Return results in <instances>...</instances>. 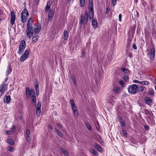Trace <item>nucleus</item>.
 <instances>
[{"label": "nucleus", "mask_w": 156, "mask_h": 156, "mask_svg": "<svg viewBox=\"0 0 156 156\" xmlns=\"http://www.w3.org/2000/svg\"><path fill=\"white\" fill-rule=\"evenodd\" d=\"M86 126H87V128L89 129V130H91V127H90V125H89V124H87L86 125Z\"/></svg>", "instance_id": "c03bdc74"}, {"label": "nucleus", "mask_w": 156, "mask_h": 156, "mask_svg": "<svg viewBox=\"0 0 156 156\" xmlns=\"http://www.w3.org/2000/svg\"><path fill=\"white\" fill-rule=\"evenodd\" d=\"M39 38L38 36H36L33 37L32 38V42L34 43L36 42Z\"/></svg>", "instance_id": "393cba45"}, {"label": "nucleus", "mask_w": 156, "mask_h": 156, "mask_svg": "<svg viewBox=\"0 0 156 156\" xmlns=\"http://www.w3.org/2000/svg\"><path fill=\"white\" fill-rule=\"evenodd\" d=\"M26 32L27 36L30 39V37L33 35V27H27Z\"/></svg>", "instance_id": "6e6552de"}, {"label": "nucleus", "mask_w": 156, "mask_h": 156, "mask_svg": "<svg viewBox=\"0 0 156 156\" xmlns=\"http://www.w3.org/2000/svg\"><path fill=\"white\" fill-rule=\"evenodd\" d=\"M48 128H49V129H53V128H52V126L51 125H49V126H48Z\"/></svg>", "instance_id": "13d9d810"}, {"label": "nucleus", "mask_w": 156, "mask_h": 156, "mask_svg": "<svg viewBox=\"0 0 156 156\" xmlns=\"http://www.w3.org/2000/svg\"><path fill=\"white\" fill-rule=\"evenodd\" d=\"M120 90V88L118 87H114L113 88V90L114 92L116 93H119Z\"/></svg>", "instance_id": "6ab92c4d"}, {"label": "nucleus", "mask_w": 156, "mask_h": 156, "mask_svg": "<svg viewBox=\"0 0 156 156\" xmlns=\"http://www.w3.org/2000/svg\"><path fill=\"white\" fill-rule=\"evenodd\" d=\"M90 152L93 154L96 155H98V153L97 151L93 149H91L90 150Z\"/></svg>", "instance_id": "cd10ccee"}, {"label": "nucleus", "mask_w": 156, "mask_h": 156, "mask_svg": "<svg viewBox=\"0 0 156 156\" xmlns=\"http://www.w3.org/2000/svg\"><path fill=\"white\" fill-rule=\"evenodd\" d=\"M112 4L114 5H115L116 4V0H112Z\"/></svg>", "instance_id": "de8ad7c7"}, {"label": "nucleus", "mask_w": 156, "mask_h": 156, "mask_svg": "<svg viewBox=\"0 0 156 156\" xmlns=\"http://www.w3.org/2000/svg\"><path fill=\"white\" fill-rule=\"evenodd\" d=\"M25 47V41L24 40H23L21 41L19 45V51L18 52V54L20 55L22 54L23 52Z\"/></svg>", "instance_id": "20e7f679"}, {"label": "nucleus", "mask_w": 156, "mask_h": 156, "mask_svg": "<svg viewBox=\"0 0 156 156\" xmlns=\"http://www.w3.org/2000/svg\"><path fill=\"white\" fill-rule=\"evenodd\" d=\"M89 2H93V0H89Z\"/></svg>", "instance_id": "69168bd1"}, {"label": "nucleus", "mask_w": 156, "mask_h": 156, "mask_svg": "<svg viewBox=\"0 0 156 156\" xmlns=\"http://www.w3.org/2000/svg\"><path fill=\"white\" fill-rule=\"evenodd\" d=\"M121 69L122 70L123 73L125 74L127 73V70L126 69L123 67L121 68Z\"/></svg>", "instance_id": "c9c22d12"}, {"label": "nucleus", "mask_w": 156, "mask_h": 156, "mask_svg": "<svg viewBox=\"0 0 156 156\" xmlns=\"http://www.w3.org/2000/svg\"><path fill=\"white\" fill-rule=\"evenodd\" d=\"M41 29V27L40 26H35L34 27V32L37 34L39 33Z\"/></svg>", "instance_id": "dca6fc26"}, {"label": "nucleus", "mask_w": 156, "mask_h": 156, "mask_svg": "<svg viewBox=\"0 0 156 156\" xmlns=\"http://www.w3.org/2000/svg\"><path fill=\"white\" fill-rule=\"evenodd\" d=\"M68 0L69 1H70V0Z\"/></svg>", "instance_id": "774afa93"}, {"label": "nucleus", "mask_w": 156, "mask_h": 156, "mask_svg": "<svg viewBox=\"0 0 156 156\" xmlns=\"http://www.w3.org/2000/svg\"><path fill=\"white\" fill-rule=\"evenodd\" d=\"M122 133L124 136L126 134V131L124 130H122Z\"/></svg>", "instance_id": "6e6d98bb"}, {"label": "nucleus", "mask_w": 156, "mask_h": 156, "mask_svg": "<svg viewBox=\"0 0 156 156\" xmlns=\"http://www.w3.org/2000/svg\"><path fill=\"white\" fill-rule=\"evenodd\" d=\"M8 77H6V78H5V81H4V82H5L7 81V80H8Z\"/></svg>", "instance_id": "052dcab7"}, {"label": "nucleus", "mask_w": 156, "mask_h": 156, "mask_svg": "<svg viewBox=\"0 0 156 156\" xmlns=\"http://www.w3.org/2000/svg\"><path fill=\"white\" fill-rule=\"evenodd\" d=\"M50 7L49 5H46L45 8V11H47L50 9Z\"/></svg>", "instance_id": "8fccbe9b"}, {"label": "nucleus", "mask_w": 156, "mask_h": 156, "mask_svg": "<svg viewBox=\"0 0 156 156\" xmlns=\"http://www.w3.org/2000/svg\"><path fill=\"white\" fill-rule=\"evenodd\" d=\"M129 57H132V54L131 53H129Z\"/></svg>", "instance_id": "e2e57ef3"}, {"label": "nucleus", "mask_w": 156, "mask_h": 156, "mask_svg": "<svg viewBox=\"0 0 156 156\" xmlns=\"http://www.w3.org/2000/svg\"><path fill=\"white\" fill-rule=\"evenodd\" d=\"M2 84L0 87V91L1 93H4L7 90V83H5L4 81L2 83Z\"/></svg>", "instance_id": "1a4fd4ad"}, {"label": "nucleus", "mask_w": 156, "mask_h": 156, "mask_svg": "<svg viewBox=\"0 0 156 156\" xmlns=\"http://www.w3.org/2000/svg\"><path fill=\"white\" fill-rule=\"evenodd\" d=\"M8 150L11 152H13L14 151V149L13 147H8Z\"/></svg>", "instance_id": "4c0bfd02"}, {"label": "nucleus", "mask_w": 156, "mask_h": 156, "mask_svg": "<svg viewBox=\"0 0 156 156\" xmlns=\"http://www.w3.org/2000/svg\"><path fill=\"white\" fill-rule=\"evenodd\" d=\"M30 50L29 49H27L24 53L21 56L20 60L21 62H23L26 60L28 58L30 54Z\"/></svg>", "instance_id": "423d86ee"}, {"label": "nucleus", "mask_w": 156, "mask_h": 156, "mask_svg": "<svg viewBox=\"0 0 156 156\" xmlns=\"http://www.w3.org/2000/svg\"><path fill=\"white\" fill-rule=\"evenodd\" d=\"M155 55V49L152 48L151 50L150 57L151 60H153L154 57Z\"/></svg>", "instance_id": "4468645a"}, {"label": "nucleus", "mask_w": 156, "mask_h": 156, "mask_svg": "<svg viewBox=\"0 0 156 156\" xmlns=\"http://www.w3.org/2000/svg\"><path fill=\"white\" fill-rule=\"evenodd\" d=\"M51 4V3L50 2H48L47 3V5H49V6H50Z\"/></svg>", "instance_id": "4d7b16f0"}, {"label": "nucleus", "mask_w": 156, "mask_h": 156, "mask_svg": "<svg viewBox=\"0 0 156 156\" xmlns=\"http://www.w3.org/2000/svg\"><path fill=\"white\" fill-rule=\"evenodd\" d=\"M41 105L40 102H38L37 105L36 109V115L37 116L39 117L41 112Z\"/></svg>", "instance_id": "9b49d317"}, {"label": "nucleus", "mask_w": 156, "mask_h": 156, "mask_svg": "<svg viewBox=\"0 0 156 156\" xmlns=\"http://www.w3.org/2000/svg\"><path fill=\"white\" fill-rule=\"evenodd\" d=\"M94 147L97 149L99 151H102L101 147L98 146V145L95 144L94 145Z\"/></svg>", "instance_id": "a878e982"}, {"label": "nucleus", "mask_w": 156, "mask_h": 156, "mask_svg": "<svg viewBox=\"0 0 156 156\" xmlns=\"http://www.w3.org/2000/svg\"><path fill=\"white\" fill-rule=\"evenodd\" d=\"M80 6L83 7L85 3V0H80Z\"/></svg>", "instance_id": "f704fd0d"}, {"label": "nucleus", "mask_w": 156, "mask_h": 156, "mask_svg": "<svg viewBox=\"0 0 156 156\" xmlns=\"http://www.w3.org/2000/svg\"><path fill=\"white\" fill-rule=\"evenodd\" d=\"M16 19V15L14 11H12L11 13V19L10 23L12 25H13Z\"/></svg>", "instance_id": "9d476101"}, {"label": "nucleus", "mask_w": 156, "mask_h": 156, "mask_svg": "<svg viewBox=\"0 0 156 156\" xmlns=\"http://www.w3.org/2000/svg\"><path fill=\"white\" fill-rule=\"evenodd\" d=\"M68 37V34L66 30H65L64 31V36L63 38L64 40H67Z\"/></svg>", "instance_id": "412c9836"}, {"label": "nucleus", "mask_w": 156, "mask_h": 156, "mask_svg": "<svg viewBox=\"0 0 156 156\" xmlns=\"http://www.w3.org/2000/svg\"><path fill=\"white\" fill-rule=\"evenodd\" d=\"M5 133L8 134L10 135L11 134L12 132L10 131H6L5 132Z\"/></svg>", "instance_id": "603ef678"}, {"label": "nucleus", "mask_w": 156, "mask_h": 156, "mask_svg": "<svg viewBox=\"0 0 156 156\" xmlns=\"http://www.w3.org/2000/svg\"><path fill=\"white\" fill-rule=\"evenodd\" d=\"M71 79L73 81L76 80L75 77L74 75H72L71 76Z\"/></svg>", "instance_id": "3c124183"}, {"label": "nucleus", "mask_w": 156, "mask_h": 156, "mask_svg": "<svg viewBox=\"0 0 156 156\" xmlns=\"http://www.w3.org/2000/svg\"><path fill=\"white\" fill-rule=\"evenodd\" d=\"M89 7L90 8L89 12V16L90 19H92L94 17V11L93 9V2H89Z\"/></svg>", "instance_id": "0eeeda50"}, {"label": "nucleus", "mask_w": 156, "mask_h": 156, "mask_svg": "<svg viewBox=\"0 0 156 156\" xmlns=\"http://www.w3.org/2000/svg\"><path fill=\"white\" fill-rule=\"evenodd\" d=\"M133 82L135 83H139L140 84L141 81H138L137 80H134L133 81Z\"/></svg>", "instance_id": "a18cd8bd"}, {"label": "nucleus", "mask_w": 156, "mask_h": 156, "mask_svg": "<svg viewBox=\"0 0 156 156\" xmlns=\"http://www.w3.org/2000/svg\"><path fill=\"white\" fill-rule=\"evenodd\" d=\"M70 104L71 108L73 111V113L74 116L76 117H77L78 115V112L76 106L75 105L73 101L72 100H70Z\"/></svg>", "instance_id": "39448f33"}, {"label": "nucleus", "mask_w": 156, "mask_h": 156, "mask_svg": "<svg viewBox=\"0 0 156 156\" xmlns=\"http://www.w3.org/2000/svg\"><path fill=\"white\" fill-rule=\"evenodd\" d=\"M11 99L10 97L9 96L6 97L5 99L4 100V101L5 103H8Z\"/></svg>", "instance_id": "c85d7f7f"}, {"label": "nucleus", "mask_w": 156, "mask_h": 156, "mask_svg": "<svg viewBox=\"0 0 156 156\" xmlns=\"http://www.w3.org/2000/svg\"><path fill=\"white\" fill-rule=\"evenodd\" d=\"M122 15L120 14L119 15V22H121L122 20Z\"/></svg>", "instance_id": "58836bf2"}, {"label": "nucleus", "mask_w": 156, "mask_h": 156, "mask_svg": "<svg viewBox=\"0 0 156 156\" xmlns=\"http://www.w3.org/2000/svg\"><path fill=\"white\" fill-rule=\"evenodd\" d=\"M21 16L28 17L29 13L28 10L26 9H24L21 14Z\"/></svg>", "instance_id": "ddd939ff"}, {"label": "nucleus", "mask_w": 156, "mask_h": 156, "mask_svg": "<svg viewBox=\"0 0 156 156\" xmlns=\"http://www.w3.org/2000/svg\"><path fill=\"white\" fill-rule=\"evenodd\" d=\"M148 93L150 95L153 96L154 95V91L150 89L148 90Z\"/></svg>", "instance_id": "72a5a7b5"}, {"label": "nucleus", "mask_w": 156, "mask_h": 156, "mask_svg": "<svg viewBox=\"0 0 156 156\" xmlns=\"http://www.w3.org/2000/svg\"><path fill=\"white\" fill-rule=\"evenodd\" d=\"M73 83L74 85H76V80H73Z\"/></svg>", "instance_id": "bf43d9fd"}, {"label": "nucleus", "mask_w": 156, "mask_h": 156, "mask_svg": "<svg viewBox=\"0 0 156 156\" xmlns=\"http://www.w3.org/2000/svg\"><path fill=\"white\" fill-rule=\"evenodd\" d=\"M12 70L11 69V67L10 66V65H9V66L8 68V69H7L6 72V74L7 75L8 74H10Z\"/></svg>", "instance_id": "2f4dec72"}, {"label": "nucleus", "mask_w": 156, "mask_h": 156, "mask_svg": "<svg viewBox=\"0 0 156 156\" xmlns=\"http://www.w3.org/2000/svg\"><path fill=\"white\" fill-rule=\"evenodd\" d=\"M0 17L2 20H4L6 18L5 14L3 13V11L1 10H0Z\"/></svg>", "instance_id": "4be33fe9"}, {"label": "nucleus", "mask_w": 156, "mask_h": 156, "mask_svg": "<svg viewBox=\"0 0 156 156\" xmlns=\"http://www.w3.org/2000/svg\"><path fill=\"white\" fill-rule=\"evenodd\" d=\"M110 11V8H107L106 10V13H108Z\"/></svg>", "instance_id": "5fc2aeb1"}, {"label": "nucleus", "mask_w": 156, "mask_h": 156, "mask_svg": "<svg viewBox=\"0 0 156 156\" xmlns=\"http://www.w3.org/2000/svg\"><path fill=\"white\" fill-rule=\"evenodd\" d=\"M120 124L122 126H125V123L123 121H121Z\"/></svg>", "instance_id": "49530a36"}, {"label": "nucleus", "mask_w": 156, "mask_h": 156, "mask_svg": "<svg viewBox=\"0 0 156 156\" xmlns=\"http://www.w3.org/2000/svg\"><path fill=\"white\" fill-rule=\"evenodd\" d=\"M57 125L59 128L60 129H62L63 126L62 125H61L60 124L58 123H57Z\"/></svg>", "instance_id": "ea45409f"}, {"label": "nucleus", "mask_w": 156, "mask_h": 156, "mask_svg": "<svg viewBox=\"0 0 156 156\" xmlns=\"http://www.w3.org/2000/svg\"><path fill=\"white\" fill-rule=\"evenodd\" d=\"M10 129L13 132H16V127L15 126H13Z\"/></svg>", "instance_id": "e433bc0d"}, {"label": "nucleus", "mask_w": 156, "mask_h": 156, "mask_svg": "<svg viewBox=\"0 0 156 156\" xmlns=\"http://www.w3.org/2000/svg\"><path fill=\"white\" fill-rule=\"evenodd\" d=\"M123 79L125 81H127L128 80V78L127 76L125 75L123 77Z\"/></svg>", "instance_id": "79ce46f5"}, {"label": "nucleus", "mask_w": 156, "mask_h": 156, "mask_svg": "<svg viewBox=\"0 0 156 156\" xmlns=\"http://www.w3.org/2000/svg\"><path fill=\"white\" fill-rule=\"evenodd\" d=\"M85 52H83V53H82L83 56H84V55H85Z\"/></svg>", "instance_id": "0e129e2a"}, {"label": "nucleus", "mask_w": 156, "mask_h": 156, "mask_svg": "<svg viewBox=\"0 0 156 156\" xmlns=\"http://www.w3.org/2000/svg\"><path fill=\"white\" fill-rule=\"evenodd\" d=\"M39 0H35V2L36 3H38V2Z\"/></svg>", "instance_id": "680f3d73"}, {"label": "nucleus", "mask_w": 156, "mask_h": 156, "mask_svg": "<svg viewBox=\"0 0 156 156\" xmlns=\"http://www.w3.org/2000/svg\"><path fill=\"white\" fill-rule=\"evenodd\" d=\"M92 26L94 28L97 27V23L96 20L94 19L92 20Z\"/></svg>", "instance_id": "5701e85b"}, {"label": "nucleus", "mask_w": 156, "mask_h": 156, "mask_svg": "<svg viewBox=\"0 0 156 156\" xmlns=\"http://www.w3.org/2000/svg\"><path fill=\"white\" fill-rule=\"evenodd\" d=\"M145 103L150 106L152 104L153 101L152 100L148 97H146L144 98Z\"/></svg>", "instance_id": "f8f14e48"}, {"label": "nucleus", "mask_w": 156, "mask_h": 156, "mask_svg": "<svg viewBox=\"0 0 156 156\" xmlns=\"http://www.w3.org/2000/svg\"><path fill=\"white\" fill-rule=\"evenodd\" d=\"M30 130L28 129H27V131H26V138L28 142H30Z\"/></svg>", "instance_id": "2eb2a0df"}, {"label": "nucleus", "mask_w": 156, "mask_h": 156, "mask_svg": "<svg viewBox=\"0 0 156 156\" xmlns=\"http://www.w3.org/2000/svg\"><path fill=\"white\" fill-rule=\"evenodd\" d=\"M60 151L62 152L66 156H69V154L68 152L62 148H61L60 149Z\"/></svg>", "instance_id": "a211bd4d"}, {"label": "nucleus", "mask_w": 156, "mask_h": 156, "mask_svg": "<svg viewBox=\"0 0 156 156\" xmlns=\"http://www.w3.org/2000/svg\"><path fill=\"white\" fill-rule=\"evenodd\" d=\"M54 16V12L52 10H51L48 14V20L51 21L52 19V17Z\"/></svg>", "instance_id": "f3484780"}, {"label": "nucleus", "mask_w": 156, "mask_h": 156, "mask_svg": "<svg viewBox=\"0 0 156 156\" xmlns=\"http://www.w3.org/2000/svg\"><path fill=\"white\" fill-rule=\"evenodd\" d=\"M55 130L56 133L60 137H62V134L59 130L56 128L55 129Z\"/></svg>", "instance_id": "7c9ffc66"}, {"label": "nucleus", "mask_w": 156, "mask_h": 156, "mask_svg": "<svg viewBox=\"0 0 156 156\" xmlns=\"http://www.w3.org/2000/svg\"><path fill=\"white\" fill-rule=\"evenodd\" d=\"M138 85L135 84L129 85L128 88V92L131 94H135L138 91Z\"/></svg>", "instance_id": "f03ea898"}, {"label": "nucleus", "mask_w": 156, "mask_h": 156, "mask_svg": "<svg viewBox=\"0 0 156 156\" xmlns=\"http://www.w3.org/2000/svg\"><path fill=\"white\" fill-rule=\"evenodd\" d=\"M144 127L145 129L147 130L149 129V127L147 125H145L144 126Z\"/></svg>", "instance_id": "864d4df0"}, {"label": "nucleus", "mask_w": 156, "mask_h": 156, "mask_svg": "<svg viewBox=\"0 0 156 156\" xmlns=\"http://www.w3.org/2000/svg\"><path fill=\"white\" fill-rule=\"evenodd\" d=\"M7 141L9 144L12 145H14L15 143L14 141L10 139H8Z\"/></svg>", "instance_id": "c756f323"}, {"label": "nucleus", "mask_w": 156, "mask_h": 156, "mask_svg": "<svg viewBox=\"0 0 156 156\" xmlns=\"http://www.w3.org/2000/svg\"><path fill=\"white\" fill-rule=\"evenodd\" d=\"M88 18V13L87 12H86L84 15L81 14V19L80 22V24L84 23L86 25L87 23Z\"/></svg>", "instance_id": "7ed1b4c3"}, {"label": "nucleus", "mask_w": 156, "mask_h": 156, "mask_svg": "<svg viewBox=\"0 0 156 156\" xmlns=\"http://www.w3.org/2000/svg\"><path fill=\"white\" fill-rule=\"evenodd\" d=\"M35 88L36 94L37 95H38L39 94V90L38 89V83L35 84Z\"/></svg>", "instance_id": "bb28decb"}, {"label": "nucleus", "mask_w": 156, "mask_h": 156, "mask_svg": "<svg viewBox=\"0 0 156 156\" xmlns=\"http://www.w3.org/2000/svg\"><path fill=\"white\" fill-rule=\"evenodd\" d=\"M26 96L27 98L29 99L31 97V103L34 106L36 105V98L35 95V93L33 89L30 90L29 88L27 87L26 88Z\"/></svg>", "instance_id": "f257e3e1"}, {"label": "nucleus", "mask_w": 156, "mask_h": 156, "mask_svg": "<svg viewBox=\"0 0 156 156\" xmlns=\"http://www.w3.org/2000/svg\"><path fill=\"white\" fill-rule=\"evenodd\" d=\"M155 90H156V87H155Z\"/></svg>", "instance_id": "338daca9"}, {"label": "nucleus", "mask_w": 156, "mask_h": 156, "mask_svg": "<svg viewBox=\"0 0 156 156\" xmlns=\"http://www.w3.org/2000/svg\"><path fill=\"white\" fill-rule=\"evenodd\" d=\"M144 90V87L143 86L140 87L139 88V91L140 92Z\"/></svg>", "instance_id": "09e8293b"}, {"label": "nucleus", "mask_w": 156, "mask_h": 156, "mask_svg": "<svg viewBox=\"0 0 156 156\" xmlns=\"http://www.w3.org/2000/svg\"><path fill=\"white\" fill-rule=\"evenodd\" d=\"M33 23V20L31 18H30L28 20L27 25V27H32L31 25Z\"/></svg>", "instance_id": "aec40b11"}, {"label": "nucleus", "mask_w": 156, "mask_h": 156, "mask_svg": "<svg viewBox=\"0 0 156 156\" xmlns=\"http://www.w3.org/2000/svg\"><path fill=\"white\" fill-rule=\"evenodd\" d=\"M132 47H133V48L134 50L137 49V47H136V45L134 43L133 44Z\"/></svg>", "instance_id": "37998d69"}, {"label": "nucleus", "mask_w": 156, "mask_h": 156, "mask_svg": "<svg viewBox=\"0 0 156 156\" xmlns=\"http://www.w3.org/2000/svg\"><path fill=\"white\" fill-rule=\"evenodd\" d=\"M150 84V83L147 81H146L143 82H141L140 83V84L142 85H145L148 86Z\"/></svg>", "instance_id": "473e14b6"}, {"label": "nucleus", "mask_w": 156, "mask_h": 156, "mask_svg": "<svg viewBox=\"0 0 156 156\" xmlns=\"http://www.w3.org/2000/svg\"><path fill=\"white\" fill-rule=\"evenodd\" d=\"M119 83L120 85H121L122 87H124L125 86V84L124 83V82L122 81H120L119 82Z\"/></svg>", "instance_id": "a19ab883"}, {"label": "nucleus", "mask_w": 156, "mask_h": 156, "mask_svg": "<svg viewBox=\"0 0 156 156\" xmlns=\"http://www.w3.org/2000/svg\"><path fill=\"white\" fill-rule=\"evenodd\" d=\"M28 17H27H27L25 16H21V22L23 23H25L27 19L28 18Z\"/></svg>", "instance_id": "b1692460"}]
</instances>
